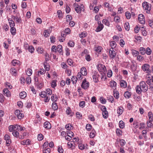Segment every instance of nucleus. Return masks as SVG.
<instances>
[{
  "label": "nucleus",
  "mask_w": 153,
  "mask_h": 153,
  "mask_svg": "<svg viewBox=\"0 0 153 153\" xmlns=\"http://www.w3.org/2000/svg\"><path fill=\"white\" fill-rule=\"evenodd\" d=\"M74 6L75 7V11L78 13H79L82 11L84 10V7L82 4L79 6L76 3H74Z\"/></svg>",
  "instance_id": "1"
},
{
  "label": "nucleus",
  "mask_w": 153,
  "mask_h": 153,
  "mask_svg": "<svg viewBox=\"0 0 153 153\" xmlns=\"http://www.w3.org/2000/svg\"><path fill=\"white\" fill-rule=\"evenodd\" d=\"M151 4H149L146 2H143L142 4L143 7L145 10H146V12L147 13L150 14V10H151Z\"/></svg>",
  "instance_id": "2"
},
{
  "label": "nucleus",
  "mask_w": 153,
  "mask_h": 153,
  "mask_svg": "<svg viewBox=\"0 0 153 153\" xmlns=\"http://www.w3.org/2000/svg\"><path fill=\"white\" fill-rule=\"evenodd\" d=\"M98 71L101 73L106 72V68L104 65L99 64L97 66Z\"/></svg>",
  "instance_id": "3"
},
{
  "label": "nucleus",
  "mask_w": 153,
  "mask_h": 153,
  "mask_svg": "<svg viewBox=\"0 0 153 153\" xmlns=\"http://www.w3.org/2000/svg\"><path fill=\"white\" fill-rule=\"evenodd\" d=\"M89 82L87 81L86 79H84L81 85L82 88L84 89H86L89 87Z\"/></svg>",
  "instance_id": "4"
},
{
  "label": "nucleus",
  "mask_w": 153,
  "mask_h": 153,
  "mask_svg": "<svg viewBox=\"0 0 153 153\" xmlns=\"http://www.w3.org/2000/svg\"><path fill=\"white\" fill-rule=\"evenodd\" d=\"M138 20L141 24H144L145 23V19L144 15L142 14H139L138 16Z\"/></svg>",
  "instance_id": "5"
},
{
  "label": "nucleus",
  "mask_w": 153,
  "mask_h": 153,
  "mask_svg": "<svg viewBox=\"0 0 153 153\" xmlns=\"http://www.w3.org/2000/svg\"><path fill=\"white\" fill-rule=\"evenodd\" d=\"M109 53L110 58L111 59H114L116 56V53L113 49H111L109 50Z\"/></svg>",
  "instance_id": "6"
},
{
  "label": "nucleus",
  "mask_w": 153,
  "mask_h": 153,
  "mask_svg": "<svg viewBox=\"0 0 153 153\" xmlns=\"http://www.w3.org/2000/svg\"><path fill=\"white\" fill-rule=\"evenodd\" d=\"M142 69L144 71H146L147 73L149 74L150 73L151 70L149 69V65L146 64H145L142 66Z\"/></svg>",
  "instance_id": "7"
},
{
  "label": "nucleus",
  "mask_w": 153,
  "mask_h": 153,
  "mask_svg": "<svg viewBox=\"0 0 153 153\" xmlns=\"http://www.w3.org/2000/svg\"><path fill=\"white\" fill-rule=\"evenodd\" d=\"M98 25L95 30L96 32H99L101 31L103 28V24L101 23V22H98Z\"/></svg>",
  "instance_id": "8"
},
{
  "label": "nucleus",
  "mask_w": 153,
  "mask_h": 153,
  "mask_svg": "<svg viewBox=\"0 0 153 153\" xmlns=\"http://www.w3.org/2000/svg\"><path fill=\"white\" fill-rule=\"evenodd\" d=\"M100 76V75L97 73H94L93 76V78L94 82L95 83L98 82L99 80L98 78Z\"/></svg>",
  "instance_id": "9"
},
{
  "label": "nucleus",
  "mask_w": 153,
  "mask_h": 153,
  "mask_svg": "<svg viewBox=\"0 0 153 153\" xmlns=\"http://www.w3.org/2000/svg\"><path fill=\"white\" fill-rule=\"evenodd\" d=\"M11 18L16 21L17 23H20L21 22V19L20 17H18L17 16H14L13 15L11 16Z\"/></svg>",
  "instance_id": "10"
},
{
  "label": "nucleus",
  "mask_w": 153,
  "mask_h": 153,
  "mask_svg": "<svg viewBox=\"0 0 153 153\" xmlns=\"http://www.w3.org/2000/svg\"><path fill=\"white\" fill-rule=\"evenodd\" d=\"M4 95L7 97H10V91L7 88H4L3 90Z\"/></svg>",
  "instance_id": "11"
},
{
  "label": "nucleus",
  "mask_w": 153,
  "mask_h": 153,
  "mask_svg": "<svg viewBox=\"0 0 153 153\" xmlns=\"http://www.w3.org/2000/svg\"><path fill=\"white\" fill-rule=\"evenodd\" d=\"M80 71V72L82 73V75L85 76L87 75V73L85 67H83L81 69Z\"/></svg>",
  "instance_id": "12"
},
{
  "label": "nucleus",
  "mask_w": 153,
  "mask_h": 153,
  "mask_svg": "<svg viewBox=\"0 0 153 153\" xmlns=\"http://www.w3.org/2000/svg\"><path fill=\"white\" fill-rule=\"evenodd\" d=\"M148 116L149 119L148 121H153V114L152 112H149L148 114Z\"/></svg>",
  "instance_id": "13"
},
{
  "label": "nucleus",
  "mask_w": 153,
  "mask_h": 153,
  "mask_svg": "<svg viewBox=\"0 0 153 153\" xmlns=\"http://www.w3.org/2000/svg\"><path fill=\"white\" fill-rule=\"evenodd\" d=\"M44 127L45 128L47 129H50L51 128V125L50 123L48 121L45 122L44 124Z\"/></svg>",
  "instance_id": "14"
},
{
  "label": "nucleus",
  "mask_w": 153,
  "mask_h": 153,
  "mask_svg": "<svg viewBox=\"0 0 153 153\" xmlns=\"http://www.w3.org/2000/svg\"><path fill=\"white\" fill-rule=\"evenodd\" d=\"M109 84L110 87L111 88H113V89L114 88H115L116 86L117 83L114 81H111L110 82Z\"/></svg>",
  "instance_id": "15"
},
{
  "label": "nucleus",
  "mask_w": 153,
  "mask_h": 153,
  "mask_svg": "<svg viewBox=\"0 0 153 153\" xmlns=\"http://www.w3.org/2000/svg\"><path fill=\"white\" fill-rule=\"evenodd\" d=\"M120 84L121 86L123 88H126L127 87V83L124 80H121L120 81Z\"/></svg>",
  "instance_id": "16"
},
{
  "label": "nucleus",
  "mask_w": 153,
  "mask_h": 153,
  "mask_svg": "<svg viewBox=\"0 0 153 153\" xmlns=\"http://www.w3.org/2000/svg\"><path fill=\"white\" fill-rule=\"evenodd\" d=\"M135 89L136 92L137 94H140L141 93V92L142 91V90L141 89V87H140L139 85H137V86L136 87Z\"/></svg>",
  "instance_id": "17"
},
{
  "label": "nucleus",
  "mask_w": 153,
  "mask_h": 153,
  "mask_svg": "<svg viewBox=\"0 0 153 153\" xmlns=\"http://www.w3.org/2000/svg\"><path fill=\"white\" fill-rule=\"evenodd\" d=\"M21 144L23 145H29L30 144V141L29 139H27L26 140H24L21 142Z\"/></svg>",
  "instance_id": "18"
},
{
  "label": "nucleus",
  "mask_w": 153,
  "mask_h": 153,
  "mask_svg": "<svg viewBox=\"0 0 153 153\" xmlns=\"http://www.w3.org/2000/svg\"><path fill=\"white\" fill-rule=\"evenodd\" d=\"M10 73L14 76H16V70L15 68H12L10 69Z\"/></svg>",
  "instance_id": "19"
},
{
  "label": "nucleus",
  "mask_w": 153,
  "mask_h": 153,
  "mask_svg": "<svg viewBox=\"0 0 153 153\" xmlns=\"http://www.w3.org/2000/svg\"><path fill=\"white\" fill-rule=\"evenodd\" d=\"M140 86L141 87V88L143 92H145L147 91L148 88L146 85H142Z\"/></svg>",
  "instance_id": "20"
},
{
  "label": "nucleus",
  "mask_w": 153,
  "mask_h": 153,
  "mask_svg": "<svg viewBox=\"0 0 153 153\" xmlns=\"http://www.w3.org/2000/svg\"><path fill=\"white\" fill-rule=\"evenodd\" d=\"M19 96L21 98L24 99L26 97L27 94L25 91L21 92L19 94Z\"/></svg>",
  "instance_id": "21"
},
{
  "label": "nucleus",
  "mask_w": 153,
  "mask_h": 153,
  "mask_svg": "<svg viewBox=\"0 0 153 153\" xmlns=\"http://www.w3.org/2000/svg\"><path fill=\"white\" fill-rule=\"evenodd\" d=\"M102 48L100 46H95L94 48V50L97 52H100L101 51Z\"/></svg>",
  "instance_id": "22"
},
{
  "label": "nucleus",
  "mask_w": 153,
  "mask_h": 153,
  "mask_svg": "<svg viewBox=\"0 0 153 153\" xmlns=\"http://www.w3.org/2000/svg\"><path fill=\"white\" fill-rule=\"evenodd\" d=\"M24 127H22L21 126L19 125H15V128H16V130L19 131H22L24 130Z\"/></svg>",
  "instance_id": "23"
},
{
  "label": "nucleus",
  "mask_w": 153,
  "mask_h": 153,
  "mask_svg": "<svg viewBox=\"0 0 153 153\" xmlns=\"http://www.w3.org/2000/svg\"><path fill=\"white\" fill-rule=\"evenodd\" d=\"M152 121L147 120L146 122V124L148 128H153V124L152 123Z\"/></svg>",
  "instance_id": "24"
},
{
  "label": "nucleus",
  "mask_w": 153,
  "mask_h": 153,
  "mask_svg": "<svg viewBox=\"0 0 153 153\" xmlns=\"http://www.w3.org/2000/svg\"><path fill=\"white\" fill-rule=\"evenodd\" d=\"M50 32L48 30H45L44 31V35L45 37H47L49 36Z\"/></svg>",
  "instance_id": "25"
},
{
  "label": "nucleus",
  "mask_w": 153,
  "mask_h": 153,
  "mask_svg": "<svg viewBox=\"0 0 153 153\" xmlns=\"http://www.w3.org/2000/svg\"><path fill=\"white\" fill-rule=\"evenodd\" d=\"M117 113L119 114V115H121L123 113V108L122 107H119L117 109Z\"/></svg>",
  "instance_id": "26"
},
{
  "label": "nucleus",
  "mask_w": 153,
  "mask_h": 153,
  "mask_svg": "<svg viewBox=\"0 0 153 153\" xmlns=\"http://www.w3.org/2000/svg\"><path fill=\"white\" fill-rule=\"evenodd\" d=\"M26 74L28 76H30L32 74V71L31 69L27 68L26 71Z\"/></svg>",
  "instance_id": "27"
},
{
  "label": "nucleus",
  "mask_w": 153,
  "mask_h": 153,
  "mask_svg": "<svg viewBox=\"0 0 153 153\" xmlns=\"http://www.w3.org/2000/svg\"><path fill=\"white\" fill-rule=\"evenodd\" d=\"M52 107L54 110H56L58 109L57 104L55 102H53L52 104Z\"/></svg>",
  "instance_id": "28"
},
{
  "label": "nucleus",
  "mask_w": 153,
  "mask_h": 153,
  "mask_svg": "<svg viewBox=\"0 0 153 153\" xmlns=\"http://www.w3.org/2000/svg\"><path fill=\"white\" fill-rule=\"evenodd\" d=\"M102 22L105 25L109 26L110 25L109 22L108 20L106 19H103L102 20Z\"/></svg>",
  "instance_id": "29"
},
{
  "label": "nucleus",
  "mask_w": 153,
  "mask_h": 153,
  "mask_svg": "<svg viewBox=\"0 0 153 153\" xmlns=\"http://www.w3.org/2000/svg\"><path fill=\"white\" fill-rule=\"evenodd\" d=\"M73 142L72 141L69 142L67 143V145L69 148H71V149H74V147L73 146L72 143L71 142Z\"/></svg>",
  "instance_id": "30"
},
{
  "label": "nucleus",
  "mask_w": 153,
  "mask_h": 153,
  "mask_svg": "<svg viewBox=\"0 0 153 153\" xmlns=\"http://www.w3.org/2000/svg\"><path fill=\"white\" fill-rule=\"evenodd\" d=\"M10 32L11 34L13 35H15L16 32V30L15 28L14 27H11Z\"/></svg>",
  "instance_id": "31"
},
{
  "label": "nucleus",
  "mask_w": 153,
  "mask_h": 153,
  "mask_svg": "<svg viewBox=\"0 0 153 153\" xmlns=\"http://www.w3.org/2000/svg\"><path fill=\"white\" fill-rule=\"evenodd\" d=\"M110 45L111 47V49H113V48H114L116 46V42L114 41L111 42L110 43Z\"/></svg>",
  "instance_id": "32"
},
{
  "label": "nucleus",
  "mask_w": 153,
  "mask_h": 153,
  "mask_svg": "<svg viewBox=\"0 0 153 153\" xmlns=\"http://www.w3.org/2000/svg\"><path fill=\"white\" fill-rule=\"evenodd\" d=\"M131 93L128 91L126 92L124 94V96L126 98H128L131 96Z\"/></svg>",
  "instance_id": "33"
},
{
  "label": "nucleus",
  "mask_w": 153,
  "mask_h": 153,
  "mask_svg": "<svg viewBox=\"0 0 153 153\" xmlns=\"http://www.w3.org/2000/svg\"><path fill=\"white\" fill-rule=\"evenodd\" d=\"M8 128L10 132L13 131L14 129L16 130V128H15V126H14L13 125H11L9 126Z\"/></svg>",
  "instance_id": "34"
},
{
  "label": "nucleus",
  "mask_w": 153,
  "mask_h": 153,
  "mask_svg": "<svg viewBox=\"0 0 153 153\" xmlns=\"http://www.w3.org/2000/svg\"><path fill=\"white\" fill-rule=\"evenodd\" d=\"M142 135L144 137L145 139L146 140L147 139V137L146 135L147 131L146 130H144L142 131Z\"/></svg>",
  "instance_id": "35"
},
{
  "label": "nucleus",
  "mask_w": 153,
  "mask_h": 153,
  "mask_svg": "<svg viewBox=\"0 0 153 153\" xmlns=\"http://www.w3.org/2000/svg\"><path fill=\"white\" fill-rule=\"evenodd\" d=\"M124 27L125 29L127 31H128L130 29L129 23L126 22L124 24Z\"/></svg>",
  "instance_id": "36"
},
{
  "label": "nucleus",
  "mask_w": 153,
  "mask_h": 153,
  "mask_svg": "<svg viewBox=\"0 0 153 153\" xmlns=\"http://www.w3.org/2000/svg\"><path fill=\"white\" fill-rule=\"evenodd\" d=\"M119 124V127L120 128H123L124 127V123L123 121H120Z\"/></svg>",
  "instance_id": "37"
},
{
  "label": "nucleus",
  "mask_w": 153,
  "mask_h": 153,
  "mask_svg": "<svg viewBox=\"0 0 153 153\" xmlns=\"http://www.w3.org/2000/svg\"><path fill=\"white\" fill-rule=\"evenodd\" d=\"M140 53L142 55H144L146 53V49L143 47L140 48Z\"/></svg>",
  "instance_id": "38"
},
{
  "label": "nucleus",
  "mask_w": 153,
  "mask_h": 153,
  "mask_svg": "<svg viewBox=\"0 0 153 153\" xmlns=\"http://www.w3.org/2000/svg\"><path fill=\"white\" fill-rule=\"evenodd\" d=\"M102 114L104 118L106 119L108 117V112L107 111L102 112Z\"/></svg>",
  "instance_id": "39"
},
{
  "label": "nucleus",
  "mask_w": 153,
  "mask_h": 153,
  "mask_svg": "<svg viewBox=\"0 0 153 153\" xmlns=\"http://www.w3.org/2000/svg\"><path fill=\"white\" fill-rule=\"evenodd\" d=\"M120 18L118 16H116L114 18V20L116 23H118L120 22Z\"/></svg>",
  "instance_id": "40"
},
{
  "label": "nucleus",
  "mask_w": 153,
  "mask_h": 153,
  "mask_svg": "<svg viewBox=\"0 0 153 153\" xmlns=\"http://www.w3.org/2000/svg\"><path fill=\"white\" fill-rule=\"evenodd\" d=\"M71 79L73 84H76L78 79L76 76H73Z\"/></svg>",
  "instance_id": "41"
},
{
  "label": "nucleus",
  "mask_w": 153,
  "mask_h": 153,
  "mask_svg": "<svg viewBox=\"0 0 153 153\" xmlns=\"http://www.w3.org/2000/svg\"><path fill=\"white\" fill-rule=\"evenodd\" d=\"M40 96L42 97H45L46 96V93L45 91H42L39 94Z\"/></svg>",
  "instance_id": "42"
},
{
  "label": "nucleus",
  "mask_w": 153,
  "mask_h": 153,
  "mask_svg": "<svg viewBox=\"0 0 153 153\" xmlns=\"http://www.w3.org/2000/svg\"><path fill=\"white\" fill-rule=\"evenodd\" d=\"M114 94V97L117 99L119 97V92L118 91H113Z\"/></svg>",
  "instance_id": "43"
},
{
  "label": "nucleus",
  "mask_w": 153,
  "mask_h": 153,
  "mask_svg": "<svg viewBox=\"0 0 153 153\" xmlns=\"http://www.w3.org/2000/svg\"><path fill=\"white\" fill-rule=\"evenodd\" d=\"M125 15L128 19H129L131 18V15L129 12L127 11L126 12Z\"/></svg>",
  "instance_id": "44"
},
{
  "label": "nucleus",
  "mask_w": 153,
  "mask_h": 153,
  "mask_svg": "<svg viewBox=\"0 0 153 153\" xmlns=\"http://www.w3.org/2000/svg\"><path fill=\"white\" fill-rule=\"evenodd\" d=\"M13 135L16 137H18L19 136V133L18 131H16V130H14L13 132L12 133Z\"/></svg>",
  "instance_id": "45"
},
{
  "label": "nucleus",
  "mask_w": 153,
  "mask_h": 153,
  "mask_svg": "<svg viewBox=\"0 0 153 153\" xmlns=\"http://www.w3.org/2000/svg\"><path fill=\"white\" fill-rule=\"evenodd\" d=\"M51 99L52 101L54 102L57 101V98L56 96H54V95L53 94L51 97Z\"/></svg>",
  "instance_id": "46"
},
{
  "label": "nucleus",
  "mask_w": 153,
  "mask_h": 153,
  "mask_svg": "<svg viewBox=\"0 0 153 153\" xmlns=\"http://www.w3.org/2000/svg\"><path fill=\"white\" fill-rule=\"evenodd\" d=\"M62 45H59L57 48V51L59 53H61V52L62 51Z\"/></svg>",
  "instance_id": "47"
},
{
  "label": "nucleus",
  "mask_w": 153,
  "mask_h": 153,
  "mask_svg": "<svg viewBox=\"0 0 153 153\" xmlns=\"http://www.w3.org/2000/svg\"><path fill=\"white\" fill-rule=\"evenodd\" d=\"M85 59L88 61L89 62L91 60V57L89 54H86L85 56Z\"/></svg>",
  "instance_id": "48"
},
{
  "label": "nucleus",
  "mask_w": 153,
  "mask_h": 153,
  "mask_svg": "<svg viewBox=\"0 0 153 153\" xmlns=\"http://www.w3.org/2000/svg\"><path fill=\"white\" fill-rule=\"evenodd\" d=\"M146 52L147 55H150L152 51L148 47L146 50Z\"/></svg>",
  "instance_id": "49"
},
{
  "label": "nucleus",
  "mask_w": 153,
  "mask_h": 153,
  "mask_svg": "<svg viewBox=\"0 0 153 153\" xmlns=\"http://www.w3.org/2000/svg\"><path fill=\"white\" fill-rule=\"evenodd\" d=\"M116 133L117 136H120L122 135V131L118 128H117L116 130Z\"/></svg>",
  "instance_id": "50"
},
{
  "label": "nucleus",
  "mask_w": 153,
  "mask_h": 153,
  "mask_svg": "<svg viewBox=\"0 0 153 153\" xmlns=\"http://www.w3.org/2000/svg\"><path fill=\"white\" fill-rule=\"evenodd\" d=\"M68 45L71 47H73L74 45V42L72 41H70L68 42Z\"/></svg>",
  "instance_id": "51"
},
{
  "label": "nucleus",
  "mask_w": 153,
  "mask_h": 153,
  "mask_svg": "<svg viewBox=\"0 0 153 153\" xmlns=\"http://www.w3.org/2000/svg\"><path fill=\"white\" fill-rule=\"evenodd\" d=\"M28 50L31 53H32L34 52V48L32 46H29Z\"/></svg>",
  "instance_id": "52"
},
{
  "label": "nucleus",
  "mask_w": 153,
  "mask_h": 153,
  "mask_svg": "<svg viewBox=\"0 0 153 153\" xmlns=\"http://www.w3.org/2000/svg\"><path fill=\"white\" fill-rule=\"evenodd\" d=\"M72 127V125L71 124H67L65 126V128L68 130H71V129Z\"/></svg>",
  "instance_id": "53"
},
{
  "label": "nucleus",
  "mask_w": 153,
  "mask_h": 153,
  "mask_svg": "<svg viewBox=\"0 0 153 153\" xmlns=\"http://www.w3.org/2000/svg\"><path fill=\"white\" fill-rule=\"evenodd\" d=\"M108 98L109 101L111 103L114 102V98L112 96H109Z\"/></svg>",
  "instance_id": "54"
},
{
  "label": "nucleus",
  "mask_w": 153,
  "mask_h": 153,
  "mask_svg": "<svg viewBox=\"0 0 153 153\" xmlns=\"http://www.w3.org/2000/svg\"><path fill=\"white\" fill-rule=\"evenodd\" d=\"M148 22L149 26L153 28V20L151 19H148Z\"/></svg>",
  "instance_id": "55"
},
{
  "label": "nucleus",
  "mask_w": 153,
  "mask_h": 153,
  "mask_svg": "<svg viewBox=\"0 0 153 153\" xmlns=\"http://www.w3.org/2000/svg\"><path fill=\"white\" fill-rule=\"evenodd\" d=\"M50 149L48 148L45 149H43V153H50Z\"/></svg>",
  "instance_id": "56"
},
{
  "label": "nucleus",
  "mask_w": 153,
  "mask_h": 153,
  "mask_svg": "<svg viewBox=\"0 0 153 153\" xmlns=\"http://www.w3.org/2000/svg\"><path fill=\"white\" fill-rule=\"evenodd\" d=\"M78 147L79 149L82 150L85 149V146L84 144L81 143H79L78 145Z\"/></svg>",
  "instance_id": "57"
},
{
  "label": "nucleus",
  "mask_w": 153,
  "mask_h": 153,
  "mask_svg": "<svg viewBox=\"0 0 153 153\" xmlns=\"http://www.w3.org/2000/svg\"><path fill=\"white\" fill-rule=\"evenodd\" d=\"M48 141L45 142L43 145V149H45L47 148L48 146Z\"/></svg>",
  "instance_id": "58"
},
{
  "label": "nucleus",
  "mask_w": 153,
  "mask_h": 153,
  "mask_svg": "<svg viewBox=\"0 0 153 153\" xmlns=\"http://www.w3.org/2000/svg\"><path fill=\"white\" fill-rule=\"evenodd\" d=\"M107 76L108 77H111L112 74V72L111 70H108L107 73Z\"/></svg>",
  "instance_id": "59"
},
{
  "label": "nucleus",
  "mask_w": 153,
  "mask_h": 153,
  "mask_svg": "<svg viewBox=\"0 0 153 153\" xmlns=\"http://www.w3.org/2000/svg\"><path fill=\"white\" fill-rule=\"evenodd\" d=\"M82 74L81 73L79 72L77 75L76 78L78 79L81 80L82 79Z\"/></svg>",
  "instance_id": "60"
},
{
  "label": "nucleus",
  "mask_w": 153,
  "mask_h": 153,
  "mask_svg": "<svg viewBox=\"0 0 153 153\" xmlns=\"http://www.w3.org/2000/svg\"><path fill=\"white\" fill-rule=\"evenodd\" d=\"M26 81L27 83L28 84H30L31 82V79L30 76H28L26 78Z\"/></svg>",
  "instance_id": "61"
},
{
  "label": "nucleus",
  "mask_w": 153,
  "mask_h": 153,
  "mask_svg": "<svg viewBox=\"0 0 153 153\" xmlns=\"http://www.w3.org/2000/svg\"><path fill=\"white\" fill-rule=\"evenodd\" d=\"M100 101L101 102L102 104H105L106 102V101L102 97H101L100 98Z\"/></svg>",
  "instance_id": "62"
},
{
  "label": "nucleus",
  "mask_w": 153,
  "mask_h": 153,
  "mask_svg": "<svg viewBox=\"0 0 153 153\" xmlns=\"http://www.w3.org/2000/svg\"><path fill=\"white\" fill-rule=\"evenodd\" d=\"M91 125L89 124H87L86 126V128L88 131H90L91 129Z\"/></svg>",
  "instance_id": "63"
},
{
  "label": "nucleus",
  "mask_w": 153,
  "mask_h": 153,
  "mask_svg": "<svg viewBox=\"0 0 153 153\" xmlns=\"http://www.w3.org/2000/svg\"><path fill=\"white\" fill-rule=\"evenodd\" d=\"M85 105V102L84 101H81L80 102L79 104V105L80 107L82 108H83L84 107Z\"/></svg>",
  "instance_id": "64"
}]
</instances>
